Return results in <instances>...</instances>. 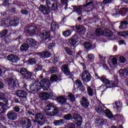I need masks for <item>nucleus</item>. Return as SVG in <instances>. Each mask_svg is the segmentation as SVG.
<instances>
[{"instance_id":"1","label":"nucleus","mask_w":128,"mask_h":128,"mask_svg":"<svg viewBox=\"0 0 128 128\" xmlns=\"http://www.w3.org/2000/svg\"><path fill=\"white\" fill-rule=\"evenodd\" d=\"M94 0H86L87 4L81 6H74V8L78 16H82L83 12H86L87 14H90L92 12V6H94Z\"/></svg>"},{"instance_id":"2","label":"nucleus","mask_w":128,"mask_h":128,"mask_svg":"<svg viewBox=\"0 0 128 128\" xmlns=\"http://www.w3.org/2000/svg\"><path fill=\"white\" fill-rule=\"evenodd\" d=\"M26 116H30L31 118L34 116L36 120V121H34V122H37L38 124L42 126L43 124H44V116L42 113L36 114L34 110L28 108L26 110Z\"/></svg>"},{"instance_id":"3","label":"nucleus","mask_w":128,"mask_h":128,"mask_svg":"<svg viewBox=\"0 0 128 128\" xmlns=\"http://www.w3.org/2000/svg\"><path fill=\"white\" fill-rule=\"evenodd\" d=\"M4 70V74L5 76H8L7 78L6 79V82L8 84V88L9 90H14L16 88V82L12 78V75L10 74V69H8L6 68H3Z\"/></svg>"},{"instance_id":"4","label":"nucleus","mask_w":128,"mask_h":128,"mask_svg":"<svg viewBox=\"0 0 128 128\" xmlns=\"http://www.w3.org/2000/svg\"><path fill=\"white\" fill-rule=\"evenodd\" d=\"M106 108L104 105L102 104H100L99 105H97L96 106L95 110L98 114H105L108 118H114V116L110 111L108 110H106Z\"/></svg>"},{"instance_id":"5","label":"nucleus","mask_w":128,"mask_h":128,"mask_svg":"<svg viewBox=\"0 0 128 128\" xmlns=\"http://www.w3.org/2000/svg\"><path fill=\"white\" fill-rule=\"evenodd\" d=\"M44 112L47 113L48 116H54L58 114V109L54 106L47 105L44 108Z\"/></svg>"},{"instance_id":"6","label":"nucleus","mask_w":128,"mask_h":128,"mask_svg":"<svg viewBox=\"0 0 128 128\" xmlns=\"http://www.w3.org/2000/svg\"><path fill=\"white\" fill-rule=\"evenodd\" d=\"M40 86L43 88L44 90H48L50 88V80L46 78H44V76H40Z\"/></svg>"},{"instance_id":"7","label":"nucleus","mask_w":128,"mask_h":128,"mask_svg":"<svg viewBox=\"0 0 128 128\" xmlns=\"http://www.w3.org/2000/svg\"><path fill=\"white\" fill-rule=\"evenodd\" d=\"M98 78L106 84V86L107 88H114V86H116V84L114 82L108 80L104 76H102L101 77H98Z\"/></svg>"},{"instance_id":"8","label":"nucleus","mask_w":128,"mask_h":128,"mask_svg":"<svg viewBox=\"0 0 128 128\" xmlns=\"http://www.w3.org/2000/svg\"><path fill=\"white\" fill-rule=\"evenodd\" d=\"M16 96L20 98V100L21 102L24 104L26 102H28V98H26V96H28V93L26 91L19 90L16 92Z\"/></svg>"},{"instance_id":"9","label":"nucleus","mask_w":128,"mask_h":128,"mask_svg":"<svg viewBox=\"0 0 128 128\" xmlns=\"http://www.w3.org/2000/svg\"><path fill=\"white\" fill-rule=\"evenodd\" d=\"M46 4L48 8H50L51 10H58V2L56 0H46Z\"/></svg>"},{"instance_id":"10","label":"nucleus","mask_w":128,"mask_h":128,"mask_svg":"<svg viewBox=\"0 0 128 128\" xmlns=\"http://www.w3.org/2000/svg\"><path fill=\"white\" fill-rule=\"evenodd\" d=\"M39 36L42 42H46L47 40H50V33L48 30H44L40 32Z\"/></svg>"},{"instance_id":"11","label":"nucleus","mask_w":128,"mask_h":128,"mask_svg":"<svg viewBox=\"0 0 128 128\" xmlns=\"http://www.w3.org/2000/svg\"><path fill=\"white\" fill-rule=\"evenodd\" d=\"M82 78L84 82H88L92 80V75L88 71L85 70L82 72Z\"/></svg>"},{"instance_id":"12","label":"nucleus","mask_w":128,"mask_h":128,"mask_svg":"<svg viewBox=\"0 0 128 128\" xmlns=\"http://www.w3.org/2000/svg\"><path fill=\"white\" fill-rule=\"evenodd\" d=\"M72 120H74V124H76V126H82V116H80L78 114H73V116H72Z\"/></svg>"},{"instance_id":"13","label":"nucleus","mask_w":128,"mask_h":128,"mask_svg":"<svg viewBox=\"0 0 128 128\" xmlns=\"http://www.w3.org/2000/svg\"><path fill=\"white\" fill-rule=\"evenodd\" d=\"M20 124L24 126V128H30L32 126V122L30 121V120L26 118H22L20 120Z\"/></svg>"},{"instance_id":"14","label":"nucleus","mask_w":128,"mask_h":128,"mask_svg":"<svg viewBox=\"0 0 128 128\" xmlns=\"http://www.w3.org/2000/svg\"><path fill=\"white\" fill-rule=\"evenodd\" d=\"M8 99L3 98L0 100V114H4V112H6V108H4V106H8Z\"/></svg>"},{"instance_id":"15","label":"nucleus","mask_w":128,"mask_h":128,"mask_svg":"<svg viewBox=\"0 0 128 128\" xmlns=\"http://www.w3.org/2000/svg\"><path fill=\"white\" fill-rule=\"evenodd\" d=\"M61 70L64 72L65 76H72V72H70V67L66 64H63L61 67Z\"/></svg>"},{"instance_id":"16","label":"nucleus","mask_w":128,"mask_h":128,"mask_svg":"<svg viewBox=\"0 0 128 128\" xmlns=\"http://www.w3.org/2000/svg\"><path fill=\"white\" fill-rule=\"evenodd\" d=\"M20 74L28 78H30L32 76V72H28V70L24 68H21L20 69Z\"/></svg>"},{"instance_id":"17","label":"nucleus","mask_w":128,"mask_h":128,"mask_svg":"<svg viewBox=\"0 0 128 128\" xmlns=\"http://www.w3.org/2000/svg\"><path fill=\"white\" fill-rule=\"evenodd\" d=\"M40 84L39 82H36L32 84L30 88L33 92H38L41 88Z\"/></svg>"},{"instance_id":"18","label":"nucleus","mask_w":128,"mask_h":128,"mask_svg":"<svg viewBox=\"0 0 128 128\" xmlns=\"http://www.w3.org/2000/svg\"><path fill=\"white\" fill-rule=\"evenodd\" d=\"M80 103L83 108H88L90 106V102H88V98H86L85 96H82L81 98Z\"/></svg>"},{"instance_id":"19","label":"nucleus","mask_w":128,"mask_h":128,"mask_svg":"<svg viewBox=\"0 0 128 128\" xmlns=\"http://www.w3.org/2000/svg\"><path fill=\"white\" fill-rule=\"evenodd\" d=\"M7 116L11 120H16L18 118V114L14 111H10L8 113Z\"/></svg>"},{"instance_id":"20","label":"nucleus","mask_w":128,"mask_h":128,"mask_svg":"<svg viewBox=\"0 0 128 128\" xmlns=\"http://www.w3.org/2000/svg\"><path fill=\"white\" fill-rule=\"evenodd\" d=\"M39 8L42 12L44 14H48L50 12V8L44 5H40Z\"/></svg>"},{"instance_id":"21","label":"nucleus","mask_w":128,"mask_h":128,"mask_svg":"<svg viewBox=\"0 0 128 128\" xmlns=\"http://www.w3.org/2000/svg\"><path fill=\"white\" fill-rule=\"evenodd\" d=\"M75 84L77 86V88L80 92H84L85 88L84 84L80 80H77L75 81Z\"/></svg>"},{"instance_id":"22","label":"nucleus","mask_w":128,"mask_h":128,"mask_svg":"<svg viewBox=\"0 0 128 128\" xmlns=\"http://www.w3.org/2000/svg\"><path fill=\"white\" fill-rule=\"evenodd\" d=\"M38 28L36 26H29L27 28V32L29 34H35Z\"/></svg>"},{"instance_id":"23","label":"nucleus","mask_w":128,"mask_h":128,"mask_svg":"<svg viewBox=\"0 0 128 128\" xmlns=\"http://www.w3.org/2000/svg\"><path fill=\"white\" fill-rule=\"evenodd\" d=\"M8 60L12 62L16 63L18 60H20V58L16 56V55L11 54L8 56Z\"/></svg>"},{"instance_id":"24","label":"nucleus","mask_w":128,"mask_h":128,"mask_svg":"<svg viewBox=\"0 0 128 128\" xmlns=\"http://www.w3.org/2000/svg\"><path fill=\"white\" fill-rule=\"evenodd\" d=\"M78 40L76 38V35H74L68 40L69 44L72 46H74L75 44H76V42H78Z\"/></svg>"},{"instance_id":"25","label":"nucleus","mask_w":128,"mask_h":128,"mask_svg":"<svg viewBox=\"0 0 128 128\" xmlns=\"http://www.w3.org/2000/svg\"><path fill=\"white\" fill-rule=\"evenodd\" d=\"M39 96L42 100H46L50 98V94L46 92H42L40 94Z\"/></svg>"},{"instance_id":"26","label":"nucleus","mask_w":128,"mask_h":128,"mask_svg":"<svg viewBox=\"0 0 128 128\" xmlns=\"http://www.w3.org/2000/svg\"><path fill=\"white\" fill-rule=\"evenodd\" d=\"M26 42L28 46H36V40L32 38L27 39Z\"/></svg>"},{"instance_id":"27","label":"nucleus","mask_w":128,"mask_h":128,"mask_svg":"<svg viewBox=\"0 0 128 128\" xmlns=\"http://www.w3.org/2000/svg\"><path fill=\"white\" fill-rule=\"evenodd\" d=\"M58 102L62 106H66V98L63 96H61L58 98Z\"/></svg>"},{"instance_id":"28","label":"nucleus","mask_w":128,"mask_h":128,"mask_svg":"<svg viewBox=\"0 0 128 128\" xmlns=\"http://www.w3.org/2000/svg\"><path fill=\"white\" fill-rule=\"evenodd\" d=\"M38 55L42 58H50V53L48 51H44L42 52L38 53Z\"/></svg>"},{"instance_id":"29","label":"nucleus","mask_w":128,"mask_h":128,"mask_svg":"<svg viewBox=\"0 0 128 128\" xmlns=\"http://www.w3.org/2000/svg\"><path fill=\"white\" fill-rule=\"evenodd\" d=\"M95 32L96 36H103L104 34V31L102 28H98L96 29Z\"/></svg>"},{"instance_id":"30","label":"nucleus","mask_w":128,"mask_h":128,"mask_svg":"<svg viewBox=\"0 0 128 128\" xmlns=\"http://www.w3.org/2000/svg\"><path fill=\"white\" fill-rule=\"evenodd\" d=\"M128 24V22L126 21V20L122 21L120 22V26H119V30H122Z\"/></svg>"},{"instance_id":"31","label":"nucleus","mask_w":128,"mask_h":128,"mask_svg":"<svg viewBox=\"0 0 128 128\" xmlns=\"http://www.w3.org/2000/svg\"><path fill=\"white\" fill-rule=\"evenodd\" d=\"M84 46L86 48V50H90L92 46V43L88 41H86L84 42Z\"/></svg>"},{"instance_id":"32","label":"nucleus","mask_w":128,"mask_h":128,"mask_svg":"<svg viewBox=\"0 0 128 128\" xmlns=\"http://www.w3.org/2000/svg\"><path fill=\"white\" fill-rule=\"evenodd\" d=\"M28 48H30V46L27 43L23 44L20 47V50L22 52H26L28 50Z\"/></svg>"},{"instance_id":"33","label":"nucleus","mask_w":128,"mask_h":128,"mask_svg":"<svg viewBox=\"0 0 128 128\" xmlns=\"http://www.w3.org/2000/svg\"><path fill=\"white\" fill-rule=\"evenodd\" d=\"M120 74H122L123 76H128V68L120 70Z\"/></svg>"},{"instance_id":"34","label":"nucleus","mask_w":128,"mask_h":128,"mask_svg":"<svg viewBox=\"0 0 128 128\" xmlns=\"http://www.w3.org/2000/svg\"><path fill=\"white\" fill-rule=\"evenodd\" d=\"M64 120H55L54 122L55 126H62L64 124Z\"/></svg>"},{"instance_id":"35","label":"nucleus","mask_w":128,"mask_h":128,"mask_svg":"<svg viewBox=\"0 0 128 128\" xmlns=\"http://www.w3.org/2000/svg\"><path fill=\"white\" fill-rule=\"evenodd\" d=\"M87 92L88 96H94V90L90 86L87 88Z\"/></svg>"},{"instance_id":"36","label":"nucleus","mask_w":128,"mask_h":128,"mask_svg":"<svg viewBox=\"0 0 128 128\" xmlns=\"http://www.w3.org/2000/svg\"><path fill=\"white\" fill-rule=\"evenodd\" d=\"M56 22L54 20L52 21L51 24L50 30L52 32H54L56 30Z\"/></svg>"},{"instance_id":"37","label":"nucleus","mask_w":128,"mask_h":128,"mask_svg":"<svg viewBox=\"0 0 128 128\" xmlns=\"http://www.w3.org/2000/svg\"><path fill=\"white\" fill-rule=\"evenodd\" d=\"M64 118L66 120H72V116L70 114H68L64 115Z\"/></svg>"},{"instance_id":"38","label":"nucleus","mask_w":128,"mask_h":128,"mask_svg":"<svg viewBox=\"0 0 128 128\" xmlns=\"http://www.w3.org/2000/svg\"><path fill=\"white\" fill-rule=\"evenodd\" d=\"M121 12L122 16H126L128 14V8H121Z\"/></svg>"},{"instance_id":"39","label":"nucleus","mask_w":128,"mask_h":128,"mask_svg":"<svg viewBox=\"0 0 128 128\" xmlns=\"http://www.w3.org/2000/svg\"><path fill=\"white\" fill-rule=\"evenodd\" d=\"M62 34L66 38L68 36H70L72 34V32L70 31V30H66L64 32H63Z\"/></svg>"},{"instance_id":"40","label":"nucleus","mask_w":128,"mask_h":128,"mask_svg":"<svg viewBox=\"0 0 128 128\" xmlns=\"http://www.w3.org/2000/svg\"><path fill=\"white\" fill-rule=\"evenodd\" d=\"M16 19L13 18V20H12L10 24V26H18V23L16 22Z\"/></svg>"},{"instance_id":"41","label":"nucleus","mask_w":128,"mask_h":128,"mask_svg":"<svg viewBox=\"0 0 128 128\" xmlns=\"http://www.w3.org/2000/svg\"><path fill=\"white\" fill-rule=\"evenodd\" d=\"M118 36H128V32L124 31L122 32H120L118 33Z\"/></svg>"},{"instance_id":"42","label":"nucleus","mask_w":128,"mask_h":128,"mask_svg":"<svg viewBox=\"0 0 128 128\" xmlns=\"http://www.w3.org/2000/svg\"><path fill=\"white\" fill-rule=\"evenodd\" d=\"M64 50L69 56H72V51L68 47H65Z\"/></svg>"},{"instance_id":"43","label":"nucleus","mask_w":128,"mask_h":128,"mask_svg":"<svg viewBox=\"0 0 128 128\" xmlns=\"http://www.w3.org/2000/svg\"><path fill=\"white\" fill-rule=\"evenodd\" d=\"M68 98H70V100L72 102H74V100H76V97L74 96V95L72 94H69L68 95Z\"/></svg>"},{"instance_id":"44","label":"nucleus","mask_w":128,"mask_h":128,"mask_svg":"<svg viewBox=\"0 0 128 128\" xmlns=\"http://www.w3.org/2000/svg\"><path fill=\"white\" fill-rule=\"evenodd\" d=\"M105 36H108V38H112V36H114V34H112V32L110 30H108L105 33Z\"/></svg>"},{"instance_id":"45","label":"nucleus","mask_w":128,"mask_h":128,"mask_svg":"<svg viewBox=\"0 0 128 128\" xmlns=\"http://www.w3.org/2000/svg\"><path fill=\"white\" fill-rule=\"evenodd\" d=\"M51 82H56L58 80V76L56 74H52L50 77Z\"/></svg>"},{"instance_id":"46","label":"nucleus","mask_w":128,"mask_h":128,"mask_svg":"<svg viewBox=\"0 0 128 128\" xmlns=\"http://www.w3.org/2000/svg\"><path fill=\"white\" fill-rule=\"evenodd\" d=\"M74 28L79 32H82V31L84 30V28L82 26H74Z\"/></svg>"},{"instance_id":"47","label":"nucleus","mask_w":128,"mask_h":128,"mask_svg":"<svg viewBox=\"0 0 128 128\" xmlns=\"http://www.w3.org/2000/svg\"><path fill=\"white\" fill-rule=\"evenodd\" d=\"M119 62L121 64H124L126 62V58L124 56H120L119 58Z\"/></svg>"},{"instance_id":"48","label":"nucleus","mask_w":128,"mask_h":128,"mask_svg":"<svg viewBox=\"0 0 128 128\" xmlns=\"http://www.w3.org/2000/svg\"><path fill=\"white\" fill-rule=\"evenodd\" d=\"M114 0H104L102 2L103 4H112Z\"/></svg>"},{"instance_id":"49","label":"nucleus","mask_w":128,"mask_h":128,"mask_svg":"<svg viewBox=\"0 0 128 128\" xmlns=\"http://www.w3.org/2000/svg\"><path fill=\"white\" fill-rule=\"evenodd\" d=\"M28 62L30 64H34L36 63V61L34 58L29 59Z\"/></svg>"},{"instance_id":"50","label":"nucleus","mask_w":128,"mask_h":128,"mask_svg":"<svg viewBox=\"0 0 128 128\" xmlns=\"http://www.w3.org/2000/svg\"><path fill=\"white\" fill-rule=\"evenodd\" d=\"M42 66L37 65L35 68L34 72H38L39 70H42Z\"/></svg>"},{"instance_id":"51","label":"nucleus","mask_w":128,"mask_h":128,"mask_svg":"<svg viewBox=\"0 0 128 128\" xmlns=\"http://www.w3.org/2000/svg\"><path fill=\"white\" fill-rule=\"evenodd\" d=\"M88 59L91 62L94 60V56L92 54H88Z\"/></svg>"},{"instance_id":"52","label":"nucleus","mask_w":128,"mask_h":128,"mask_svg":"<svg viewBox=\"0 0 128 128\" xmlns=\"http://www.w3.org/2000/svg\"><path fill=\"white\" fill-rule=\"evenodd\" d=\"M0 36H6L8 34V30H4L0 32Z\"/></svg>"},{"instance_id":"53","label":"nucleus","mask_w":128,"mask_h":128,"mask_svg":"<svg viewBox=\"0 0 128 128\" xmlns=\"http://www.w3.org/2000/svg\"><path fill=\"white\" fill-rule=\"evenodd\" d=\"M112 62L114 66L118 64V59L116 58H114L112 59Z\"/></svg>"},{"instance_id":"54","label":"nucleus","mask_w":128,"mask_h":128,"mask_svg":"<svg viewBox=\"0 0 128 128\" xmlns=\"http://www.w3.org/2000/svg\"><path fill=\"white\" fill-rule=\"evenodd\" d=\"M20 12L22 14H25L26 16H28V11L24 9L21 10Z\"/></svg>"},{"instance_id":"55","label":"nucleus","mask_w":128,"mask_h":128,"mask_svg":"<svg viewBox=\"0 0 128 128\" xmlns=\"http://www.w3.org/2000/svg\"><path fill=\"white\" fill-rule=\"evenodd\" d=\"M115 104L118 108H122V104L120 102H116Z\"/></svg>"},{"instance_id":"56","label":"nucleus","mask_w":128,"mask_h":128,"mask_svg":"<svg viewBox=\"0 0 128 128\" xmlns=\"http://www.w3.org/2000/svg\"><path fill=\"white\" fill-rule=\"evenodd\" d=\"M60 2L62 4H66L65 8H66V6H68V0H60Z\"/></svg>"},{"instance_id":"57","label":"nucleus","mask_w":128,"mask_h":128,"mask_svg":"<svg viewBox=\"0 0 128 128\" xmlns=\"http://www.w3.org/2000/svg\"><path fill=\"white\" fill-rule=\"evenodd\" d=\"M66 128H76V126L74 124L70 123L68 124Z\"/></svg>"},{"instance_id":"58","label":"nucleus","mask_w":128,"mask_h":128,"mask_svg":"<svg viewBox=\"0 0 128 128\" xmlns=\"http://www.w3.org/2000/svg\"><path fill=\"white\" fill-rule=\"evenodd\" d=\"M14 110L16 112H20V108L18 107V106H16L14 108Z\"/></svg>"},{"instance_id":"59","label":"nucleus","mask_w":128,"mask_h":128,"mask_svg":"<svg viewBox=\"0 0 128 128\" xmlns=\"http://www.w3.org/2000/svg\"><path fill=\"white\" fill-rule=\"evenodd\" d=\"M56 46V43L52 42L50 44L49 46H48V48L50 49Z\"/></svg>"},{"instance_id":"60","label":"nucleus","mask_w":128,"mask_h":128,"mask_svg":"<svg viewBox=\"0 0 128 128\" xmlns=\"http://www.w3.org/2000/svg\"><path fill=\"white\" fill-rule=\"evenodd\" d=\"M56 72V67H52L50 70V72L51 74H54V72Z\"/></svg>"},{"instance_id":"61","label":"nucleus","mask_w":128,"mask_h":128,"mask_svg":"<svg viewBox=\"0 0 128 128\" xmlns=\"http://www.w3.org/2000/svg\"><path fill=\"white\" fill-rule=\"evenodd\" d=\"M4 96H6L2 92H0V100H2V98H4Z\"/></svg>"},{"instance_id":"62","label":"nucleus","mask_w":128,"mask_h":128,"mask_svg":"<svg viewBox=\"0 0 128 128\" xmlns=\"http://www.w3.org/2000/svg\"><path fill=\"white\" fill-rule=\"evenodd\" d=\"M92 36H94V34H90V32H88V33L87 34V36H88V38H92Z\"/></svg>"},{"instance_id":"63","label":"nucleus","mask_w":128,"mask_h":128,"mask_svg":"<svg viewBox=\"0 0 128 128\" xmlns=\"http://www.w3.org/2000/svg\"><path fill=\"white\" fill-rule=\"evenodd\" d=\"M4 86V84L2 82H0V88H2Z\"/></svg>"},{"instance_id":"64","label":"nucleus","mask_w":128,"mask_h":128,"mask_svg":"<svg viewBox=\"0 0 128 128\" xmlns=\"http://www.w3.org/2000/svg\"><path fill=\"white\" fill-rule=\"evenodd\" d=\"M80 64L83 66L84 70H86V64L84 63H80Z\"/></svg>"}]
</instances>
